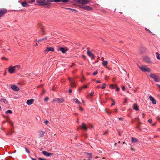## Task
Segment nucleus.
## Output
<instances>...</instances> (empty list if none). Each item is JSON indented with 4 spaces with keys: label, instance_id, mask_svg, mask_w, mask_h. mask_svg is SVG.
<instances>
[{
    "label": "nucleus",
    "instance_id": "nucleus-1",
    "mask_svg": "<svg viewBox=\"0 0 160 160\" xmlns=\"http://www.w3.org/2000/svg\"><path fill=\"white\" fill-rule=\"evenodd\" d=\"M21 66L19 65H17L14 66H10L8 68V72L10 74L16 73L20 68Z\"/></svg>",
    "mask_w": 160,
    "mask_h": 160
},
{
    "label": "nucleus",
    "instance_id": "nucleus-2",
    "mask_svg": "<svg viewBox=\"0 0 160 160\" xmlns=\"http://www.w3.org/2000/svg\"><path fill=\"white\" fill-rule=\"evenodd\" d=\"M141 70L142 72H150L151 71V69L145 65H142L139 67Z\"/></svg>",
    "mask_w": 160,
    "mask_h": 160
},
{
    "label": "nucleus",
    "instance_id": "nucleus-3",
    "mask_svg": "<svg viewBox=\"0 0 160 160\" xmlns=\"http://www.w3.org/2000/svg\"><path fill=\"white\" fill-rule=\"evenodd\" d=\"M149 76L154 79V81L156 82H159V79L158 76L155 73H151L150 74Z\"/></svg>",
    "mask_w": 160,
    "mask_h": 160
},
{
    "label": "nucleus",
    "instance_id": "nucleus-4",
    "mask_svg": "<svg viewBox=\"0 0 160 160\" xmlns=\"http://www.w3.org/2000/svg\"><path fill=\"white\" fill-rule=\"evenodd\" d=\"M37 2L41 5H47L48 2L46 0H36Z\"/></svg>",
    "mask_w": 160,
    "mask_h": 160
},
{
    "label": "nucleus",
    "instance_id": "nucleus-5",
    "mask_svg": "<svg viewBox=\"0 0 160 160\" xmlns=\"http://www.w3.org/2000/svg\"><path fill=\"white\" fill-rule=\"evenodd\" d=\"M90 0H78L77 2L82 4H87L90 2Z\"/></svg>",
    "mask_w": 160,
    "mask_h": 160
},
{
    "label": "nucleus",
    "instance_id": "nucleus-6",
    "mask_svg": "<svg viewBox=\"0 0 160 160\" xmlns=\"http://www.w3.org/2000/svg\"><path fill=\"white\" fill-rule=\"evenodd\" d=\"M144 60L148 63H152L150 58L148 56H145L143 58Z\"/></svg>",
    "mask_w": 160,
    "mask_h": 160
},
{
    "label": "nucleus",
    "instance_id": "nucleus-7",
    "mask_svg": "<svg viewBox=\"0 0 160 160\" xmlns=\"http://www.w3.org/2000/svg\"><path fill=\"white\" fill-rule=\"evenodd\" d=\"M87 49L88 50L87 52L88 55L89 56L91 57V58H95V56L94 55L91 51H89V48H87Z\"/></svg>",
    "mask_w": 160,
    "mask_h": 160
},
{
    "label": "nucleus",
    "instance_id": "nucleus-8",
    "mask_svg": "<svg viewBox=\"0 0 160 160\" xmlns=\"http://www.w3.org/2000/svg\"><path fill=\"white\" fill-rule=\"evenodd\" d=\"M42 153L45 156H49L52 155L53 154V153L52 152H48L46 151H43L42 152Z\"/></svg>",
    "mask_w": 160,
    "mask_h": 160
},
{
    "label": "nucleus",
    "instance_id": "nucleus-9",
    "mask_svg": "<svg viewBox=\"0 0 160 160\" xmlns=\"http://www.w3.org/2000/svg\"><path fill=\"white\" fill-rule=\"evenodd\" d=\"M11 88L13 90L16 91H18L19 90V88L16 85H11Z\"/></svg>",
    "mask_w": 160,
    "mask_h": 160
},
{
    "label": "nucleus",
    "instance_id": "nucleus-10",
    "mask_svg": "<svg viewBox=\"0 0 160 160\" xmlns=\"http://www.w3.org/2000/svg\"><path fill=\"white\" fill-rule=\"evenodd\" d=\"M80 127L83 130L86 131L88 129V128L84 122L82 123V125H81Z\"/></svg>",
    "mask_w": 160,
    "mask_h": 160
},
{
    "label": "nucleus",
    "instance_id": "nucleus-11",
    "mask_svg": "<svg viewBox=\"0 0 160 160\" xmlns=\"http://www.w3.org/2000/svg\"><path fill=\"white\" fill-rule=\"evenodd\" d=\"M54 49L52 47L47 48L44 51V52L45 53H47L49 51H54Z\"/></svg>",
    "mask_w": 160,
    "mask_h": 160
},
{
    "label": "nucleus",
    "instance_id": "nucleus-12",
    "mask_svg": "<svg viewBox=\"0 0 160 160\" xmlns=\"http://www.w3.org/2000/svg\"><path fill=\"white\" fill-rule=\"evenodd\" d=\"M34 101V99H30L28 100L26 102V103L27 105H30L33 103Z\"/></svg>",
    "mask_w": 160,
    "mask_h": 160
},
{
    "label": "nucleus",
    "instance_id": "nucleus-13",
    "mask_svg": "<svg viewBox=\"0 0 160 160\" xmlns=\"http://www.w3.org/2000/svg\"><path fill=\"white\" fill-rule=\"evenodd\" d=\"M69 80L70 82V85L72 87H75L76 85H75V82L73 80H72L70 78H69Z\"/></svg>",
    "mask_w": 160,
    "mask_h": 160
},
{
    "label": "nucleus",
    "instance_id": "nucleus-14",
    "mask_svg": "<svg viewBox=\"0 0 160 160\" xmlns=\"http://www.w3.org/2000/svg\"><path fill=\"white\" fill-rule=\"evenodd\" d=\"M149 98L150 100L152 102V104H156V100L152 96L150 95L149 96Z\"/></svg>",
    "mask_w": 160,
    "mask_h": 160
},
{
    "label": "nucleus",
    "instance_id": "nucleus-15",
    "mask_svg": "<svg viewBox=\"0 0 160 160\" xmlns=\"http://www.w3.org/2000/svg\"><path fill=\"white\" fill-rule=\"evenodd\" d=\"M83 9L84 10H88V11H91L92 10V8L91 7L89 6H86L83 7Z\"/></svg>",
    "mask_w": 160,
    "mask_h": 160
},
{
    "label": "nucleus",
    "instance_id": "nucleus-16",
    "mask_svg": "<svg viewBox=\"0 0 160 160\" xmlns=\"http://www.w3.org/2000/svg\"><path fill=\"white\" fill-rule=\"evenodd\" d=\"M133 109L135 110L136 111H138L139 109L137 104L136 103H134L133 104Z\"/></svg>",
    "mask_w": 160,
    "mask_h": 160
},
{
    "label": "nucleus",
    "instance_id": "nucleus-17",
    "mask_svg": "<svg viewBox=\"0 0 160 160\" xmlns=\"http://www.w3.org/2000/svg\"><path fill=\"white\" fill-rule=\"evenodd\" d=\"M22 6L24 7H28L29 6L28 4L26 2H22L21 3Z\"/></svg>",
    "mask_w": 160,
    "mask_h": 160
},
{
    "label": "nucleus",
    "instance_id": "nucleus-18",
    "mask_svg": "<svg viewBox=\"0 0 160 160\" xmlns=\"http://www.w3.org/2000/svg\"><path fill=\"white\" fill-rule=\"evenodd\" d=\"M63 8L66 9L70 10L72 11V12H78V11L77 10H76V9H72V8Z\"/></svg>",
    "mask_w": 160,
    "mask_h": 160
},
{
    "label": "nucleus",
    "instance_id": "nucleus-19",
    "mask_svg": "<svg viewBox=\"0 0 160 160\" xmlns=\"http://www.w3.org/2000/svg\"><path fill=\"white\" fill-rule=\"evenodd\" d=\"M45 133V132L43 131H40L39 132V135L40 137H43Z\"/></svg>",
    "mask_w": 160,
    "mask_h": 160
},
{
    "label": "nucleus",
    "instance_id": "nucleus-20",
    "mask_svg": "<svg viewBox=\"0 0 160 160\" xmlns=\"http://www.w3.org/2000/svg\"><path fill=\"white\" fill-rule=\"evenodd\" d=\"M0 101L4 103L5 104H7L8 103V101L5 99H0Z\"/></svg>",
    "mask_w": 160,
    "mask_h": 160
},
{
    "label": "nucleus",
    "instance_id": "nucleus-21",
    "mask_svg": "<svg viewBox=\"0 0 160 160\" xmlns=\"http://www.w3.org/2000/svg\"><path fill=\"white\" fill-rule=\"evenodd\" d=\"M132 141L133 142H138V140L136 138H134L133 137H132Z\"/></svg>",
    "mask_w": 160,
    "mask_h": 160
},
{
    "label": "nucleus",
    "instance_id": "nucleus-22",
    "mask_svg": "<svg viewBox=\"0 0 160 160\" xmlns=\"http://www.w3.org/2000/svg\"><path fill=\"white\" fill-rule=\"evenodd\" d=\"M108 62L107 61H103L102 62V64L103 66H106L108 64Z\"/></svg>",
    "mask_w": 160,
    "mask_h": 160
},
{
    "label": "nucleus",
    "instance_id": "nucleus-23",
    "mask_svg": "<svg viewBox=\"0 0 160 160\" xmlns=\"http://www.w3.org/2000/svg\"><path fill=\"white\" fill-rule=\"evenodd\" d=\"M58 102L60 103L63 102L64 101V99L62 98H58Z\"/></svg>",
    "mask_w": 160,
    "mask_h": 160
},
{
    "label": "nucleus",
    "instance_id": "nucleus-24",
    "mask_svg": "<svg viewBox=\"0 0 160 160\" xmlns=\"http://www.w3.org/2000/svg\"><path fill=\"white\" fill-rule=\"evenodd\" d=\"M59 49L60 51H62L63 53H65L66 52V50L64 48H60Z\"/></svg>",
    "mask_w": 160,
    "mask_h": 160
},
{
    "label": "nucleus",
    "instance_id": "nucleus-25",
    "mask_svg": "<svg viewBox=\"0 0 160 160\" xmlns=\"http://www.w3.org/2000/svg\"><path fill=\"white\" fill-rule=\"evenodd\" d=\"M73 100L74 101V102H76L77 103L79 104H80L81 102L79 101L78 100V99L77 98L74 99H73Z\"/></svg>",
    "mask_w": 160,
    "mask_h": 160
},
{
    "label": "nucleus",
    "instance_id": "nucleus-26",
    "mask_svg": "<svg viewBox=\"0 0 160 160\" xmlns=\"http://www.w3.org/2000/svg\"><path fill=\"white\" fill-rule=\"evenodd\" d=\"M47 38H41V39H40L38 40V41H37V42L39 43L41 42H42L45 40H46L47 39Z\"/></svg>",
    "mask_w": 160,
    "mask_h": 160
},
{
    "label": "nucleus",
    "instance_id": "nucleus-27",
    "mask_svg": "<svg viewBox=\"0 0 160 160\" xmlns=\"http://www.w3.org/2000/svg\"><path fill=\"white\" fill-rule=\"evenodd\" d=\"M156 57L158 59L160 60V55L158 53V52H156Z\"/></svg>",
    "mask_w": 160,
    "mask_h": 160
},
{
    "label": "nucleus",
    "instance_id": "nucleus-28",
    "mask_svg": "<svg viewBox=\"0 0 160 160\" xmlns=\"http://www.w3.org/2000/svg\"><path fill=\"white\" fill-rule=\"evenodd\" d=\"M6 113L7 114H12V111L11 110H8L6 112Z\"/></svg>",
    "mask_w": 160,
    "mask_h": 160
},
{
    "label": "nucleus",
    "instance_id": "nucleus-29",
    "mask_svg": "<svg viewBox=\"0 0 160 160\" xmlns=\"http://www.w3.org/2000/svg\"><path fill=\"white\" fill-rule=\"evenodd\" d=\"M47 2H48V4L47 5L50 4V3L52 2H54V0H47Z\"/></svg>",
    "mask_w": 160,
    "mask_h": 160
},
{
    "label": "nucleus",
    "instance_id": "nucleus-30",
    "mask_svg": "<svg viewBox=\"0 0 160 160\" xmlns=\"http://www.w3.org/2000/svg\"><path fill=\"white\" fill-rule=\"evenodd\" d=\"M98 70H96V71H95L93 72L92 74L93 75H97L98 73Z\"/></svg>",
    "mask_w": 160,
    "mask_h": 160
},
{
    "label": "nucleus",
    "instance_id": "nucleus-31",
    "mask_svg": "<svg viewBox=\"0 0 160 160\" xmlns=\"http://www.w3.org/2000/svg\"><path fill=\"white\" fill-rule=\"evenodd\" d=\"M54 2H62V0H54Z\"/></svg>",
    "mask_w": 160,
    "mask_h": 160
},
{
    "label": "nucleus",
    "instance_id": "nucleus-32",
    "mask_svg": "<svg viewBox=\"0 0 160 160\" xmlns=\"http://www.w3.org/2000/svg\"><path fill=\"white\" fill-rule=\"evenodd\" d=\"M44 123L46 125H48L49 123V122L48 120H46L44 121Z\"/></svg>",
    "mask_w": 160,
    "mask_h": 160
},
{
    "label": "nucleus",
    "instance_id": "nucleus-33",
    "mask_svg": "<svg viewBox=\"0 0 160 160\" xmlns=\"http://www.w3.org/2000/svg\"><path fill=\"white\" fill-rule=\"evenodd\" d=\"M25 150H26V152H27L28 153H30L28 149L27 148H25Z\"/></svg>",
    "mask_w": 160,
    "mask_h": 160
},
{
    "label": "nucleus",
    "instance_id": "nucleus-34",
    "mask_svg": "<svg viewBox=\"0 0 160 160\" xmlns=\"http://www.w3.org/2000/svg\"><path fill=\"white\" fill-rule=\"evenodd\" d=\"M48 99L49 98L48 97H47L45 98L44 101H47L48 100Z\"/></svg>",
    "mask_w": 160,
    "mask_h": 160
},
{
    "label": "nucleus",
    "instance_id": "nucleus-35",
    "mask_svg": "<svg viewBox=\"0 0 160 160\" xmlns=\"http://www.w3.org/2000/svg\"><path fill=\"white\" fill-rule=\"evenodd\" d=\"M103 86H102L101 87V88L102 89H104L105 88V86H106V84H103Z\"/></svg>",
    "mask_w": 160,
    "mask_h": 160
},
{
    "label": "nucleus",
    "instance_id": "nucleus-36",
    "mask_svg": "<svg viewBox=\"0 0 160 160\" xmlns=\"http://www.w3.org/2000/svg\"><path fill=\"white\" fill-rule=\"evenodd\" d=\"M69 0H62V2H68Z\"/></svg>",
    "mask_w": 160,
    "mask_h": 160
},
{
    "label": "nucleus",
    "instance_id": "nucleus-37",
    "mask_svg": "<svg viewBox=\"0 0 160 160\" xmlns=\"http://www.w3.org/2000/svg\"><path fill=\"white\" fill-rule=\"evenodd\" d=\"M110 88H114V85L113 84H111L110 85Z\"/></svg>",
    "mask_w": 160,
    "mask_h": 160
},
{
    "label": "nucleus",
    "instance_id": "nucleus-38",
    "mask_svg": "<svg viewBox=\"0 0 160 160\" xmlns=\"http://www.w3.org/2000/svg\"><path fill=\"white\" fill-rule=\"evenodd\" d=\"M122 89L123 91H124L125 90V88L124 86H122Z\"/></svg>",
    "mask_w": 160,
    "mask_h": 160
},
{
    "label": "nucleus",
    "instance_id": "nucleus-39",
    "mask_svg": "<svg viewBox=\"0 0 160 160\" xmlns=\"http://www.w3.org/2000/svg\"><path fill=\"white\" fill-rule=\"evenodd\" d=\"M145 30L146 31L148 32H149L150 33H151V32L150 31L149 29H148L147 28H146Z\"/></svg>",
    "mask_w": 160,
    "mask_h": 160
},
{
    "label": "nucleus",
    "instance_id": "nucleus-40",
    "mask_svg": "<svg viewBox=\"0 0 160 160\" xmlns=\"http://www.w3.org/2000/svg\"><path fill=\"white\" fill-rule=\"evenodd\" d=\"M38 159L39 160H47L46 159H43L41 158H39Z\"/></svg>",
    "mask_w": 160,
    "mask_h": 160
},
{
    "label": "nucleus",
    "instance_id": "nucleus-41",
    "mask_svg": "<svg viewBox=\"0 0 160 160\" xmlns=\"http://www.w3.org/2000/svg\"><path fill=\"white\" fill-rule=\"evenodd\" d=\"M152 119H148V122L149 123H151V122H152Z\"/></svg>",
    "mask_w": 160,
    "mask_h": 160
},
{
    "label": "nucleus",
    "instance_id": "nucleus-42",
    "mask_svg": "<svg viewBox=\"0 0 160 160\" xmlns=\"http://www.w3.org/2000/svg\"><path fill=\"white\" fill-rule=\"evenodd\" d=\"M79 109L80 110H81V111H83V109L81 108V106H80L79 107Z\"/></svg>",
    "mask_w": 160,
    "mask_h": 160
},
{
    "label": "nucleus",
    "instance_id": "nucleus-43",
    "mask_svg": "<svg viewBox=\"0 0 160 160\" xmlns=\"http://www.w3.org/2000/svg\"><path fill=\"white\" fill-rule=\"evenodd\" d=\"M115 102L113 101V102L111 104V106H113L115 104Z\"/></svg>",
    "mask_w": 160,
    "mask_h": 160
},
{
    "label": "nucleus",
    "instance_id": "nucleus-44",
    "mask_svg": "<svg viewBox=\"0 0 160 160\" xmlns=\"http://www.w3.org/2000/svg\"><path fill=\"white\" fill-rule=\"evenodd\" d=\"M88 155H89L91 157H92V153H88Z\"/></svg>",
    "mask_w": 160,
    "mask_h": 160
},
{
    "label": "nucleus",
    "instance_id": "nucleus-45",
    "mask_svg": "<svg viewBox=\"0 0 160 160\" xmlns=\"http://www.w3.org/2000/svg\"><path fill=\"white\" fill-rule=\"evenodd\" d=\"M31 2H30V3H32L33 2H35V0H31Z\"/></svg>",
    "mask_w": 160,
    "mask_h": 160
},
{
    "label": "nucleus",
    "instance_id": "nucleus-46",
    "mask_svg": "<svg viewBox=\"0 0 160 160\" xmlns=\"http://www.w3.org/2000/svg\"><path fill=\"white\" fill-rule=\"evenodd\" d=\"M87 87L86 85H84L82 87L83 88H87Z\"/></svg>",
    "mask_w": 160,
    "mask_h": 160
},
{
    "label": "nucleus",
    "instance_id": "nucleus-47",
    "mask_svg": "<svg viewBox=\"0 0 160 160\" xmlns=\"http://www.w3.org/2000/svg\"><path fill=\"white\" fill-rule=\"evenodd\" d=\"M2 59H4V60H8V59L7 58H6L5 57H2Z\"/></svg>",
    "mask_w": 160,
    "mask_h": 160
},
{
    "label": "nucleus",
    "instance_id": "nucleus-48",
    "mask_svg": "<svg viewBox=\"0 0 160 160\" xmlns=\"http://www.w3.org/2000/svg\"><path fill=\"white\" fill-rule=\"evenodd\" d=\"M68 92H69V93H71V92H72V89H69V91H68Z\"/></svg>",
    "mask_w": 160,
    "mask_h": 160
},
{
    "label": "nucleus",
    "instance_id": "nucleus-49",
    "mask_svg": "<svg viewBox=\"0 0 160 160\" xmlns=\"http://www.w3.org/2000/svg\"><path fill=\"white\" fill-rule=\"evenodd\" d=\"M53 102H58V98H57V99H53Z\"/></svg>",
    "mask_w": 160,
    "mask_h": 160
},
{
    "label": "nucleus",
    "instance_id": "nucleus-50",
    "mask_svg": "<svg viewBox=\"0 0 160 160\" xmlns=\"http://www.w3.org/2000/svg\"><path fill=\"white\" fill-rule=\"evenodd\" d=\"M107 133H108V131H106L105 132H104L103 134V135H105Z\"/></svg>",
    "mask_w": 160,
    "mask_h": 160
},
{
    "label": "nucleus",
    "instance_id": "nucleus-51",
    "mask_svg": "<svg viewBox=\"0 0 160 160\" xmlns=\"http://www.w3.org/2000/svg\"><path fill=\"white\" fill-rule=\"evenodd\" d=\"M128 99L127 98H125L124 99V103H127V101Z\"/></svg>",
    "mask_w": 160,
    "mask_h": 160
},
{
    "label": "nucleus",
    "instance_id": "nucleus-52",
    "mask_svg": "<svg viewBox=\"0 0 160 160\" xmlns=\"http://www.w3.org/2000/svg\"><path fill=\"white\" fill-rule=\"evenodd\" d=\"M123 118H122V117H120V118H119L118 119L120 121H121V120H122L123 119Z\"/></svg>",
    "mask_w": 160,
    "mask_h": 160
},
{
    "label": "nucleus",
    "instance_id": "nucleus-53",
    "mask_svg": "<svg viewBox=\"0 0 160 160\" xmlns=\"http://www.w3.org/2000/svg\"><path fill=\"white\" fill-rule=\"evenodd\" d=\"M116 91H118V92L119 91V88H117L116 89Z\"/></svg>",
    "mask_w": 160,
    "mask_h": 160
},
{
    "label": "nucleus",
    "instance_id": "nucleus-54",
    "mask_svg": "<svg viewBox=\"0 0 160 160\" xmlns=\"http://www.w3.org/2000/svg\"><path fill=\"white\" fill-rule=\"evenodd\" d=\"M94 94V92H91V93H90V95L91 96H93Z\"/></svg>",
    "mask_w": 160,
    "mask_h": 160
},
{
    "label": "nucleus",
    "instance_id": "nucleus-55",
    "mask_svg": "<svg viewBox=\"0 0 160 160\" xmlns=\"http://www.w3.org/2000/svg\"><path fill=\"white\" fill-rule=\"evenodd\" d=\"M96 82H97V83H100L101 82V81L100 80H97L96 81Z\"/></svg>",
    "mask_w": 160,
    "mask_h": 160
},
{
    "label": "nucleus",
    "instance_id": "nucleus-56",
    "mask_svg": "<svg viewBox=\"0 0 160 160\" xmlns=\"http://www.w3.org/2000/svg\"><path fill=\"white\" fill-rule=\"evenodd\" d=\"M12 132H9L7 134L8 135H11L12 134Z\"/></svg>",
    "mask_w": 160,
    "mask_h": 160
},
{
    "label": "nucleus",
    "instance_id": "nucleus-57",
    "mask_svg": "<svg viewBox=\"0 0 160 160\" xmlns=\"http://www.w3.org/2000/svg\"><path fill=\"white\" fill-rule=\"evenodd\" d=\"M84 7V6H81V5H80V6H79V7H80L81 8H82V9H83V7Z\"/></svg>",
    "mask_w": 160,
    "mask_h": 160
},
{
    "label": "nucleus",
    "instance_id": "nucleus-58",
    "mask_svg": "<svg viewBox=\"0 0 160 160\" xmlns=\"http://www.w3.org/2000/svg\"><path fill=\"white\" fill-rule=\"evenodd\" d=\"M157 119L159 120H160V117L159 116H158L157 117Z\"/></svg>",
    "mask_w": 160,
    "mask_h": 160
},
{
    "label": "nucleus",
    "instance_id": "nucleus-59",
    "mask_svg": "<svg viewBox=\"0 0 160 160\" xmlns=\"http://www.w3.org/2000/svg\"><path fill=\"white\" fill-rule=\"evenodd\" d=\"M31 159H32V160H36V159L34 158H31Z\"/></svg>",
    "mask_w": 160,
    "mask_h": 160
},
{
    "label": "nucleus",
    "instance_id": "nucleus-60",
    "mask_svg": "<svg viewBox=\"0 0 160 160\" xmlns=\"http://www.w3.org/2000/svg\"><path fill=\"white\" fill-rule=\"evenodd\" d=\"M74 65V63H72V65H71V66H70V67H72Z\"/></svg>",
    "mask_w": 160,
    "mask_h": 160
},
{
    "label": "nucleus",
    "instance_id": "nucleus-61",
    "mask_svg": "<svg viewBox=\"0 0 160 160\" xmlns=\"http://www.w3.org/2000/svg\"><path fill=\"white\" fill-rule=\"evenodd\" d=\"M142 115H143V118H145V117H144V116H145V114H144V113H143L142 114Z\"/></svg>",
    "mask_w": 160,
    "mask_h": 160
},
{
    "label": "nucleus",
    "instance_id": "nucleus-62",
    "mask_svg": "<svg viewBox=\"0 0 160 160\" xmlns=\"http://www.w3.org/2000/svg\"><path fill=\"white\" fill-rule=\"evenodd\" d=\"M111 100L113 102V101H115L114 100L112 99V98H111Z\"/></svg>",
    "mask_w": 160,
    "mask_h": 160
},
{
    "label": "nucleus",
    "instance_id": "nucleus-63",
    "mask_svg": "<svg viewBox=\"0 0 160 160\" xmlns=\"http://www.w3.org/2000/svg\"><path fill=\"white\" fill-rule=\"evenodd\" d=\"M41 32L42 33H43V29L42 28L41 29Z\"/></svg>",
    "mask_w": 160,
    "mask_h": 160
},
{
    "label": "nucleus",
    "instance_id": "nucleus-64",
    "mask_svg": "<svg viewBox=\"0 0 160 160\" xmlns=\"http://www.w3.org/2000/svg\"><path fill=\"white\" fill-rule=\"evenodd\" d=\"M38 45V44L37 43H36V44L34 45V46H37Z\"/></svg>",
    "mask_w": 160,
    "mask_h": 160
}]
</instances>
